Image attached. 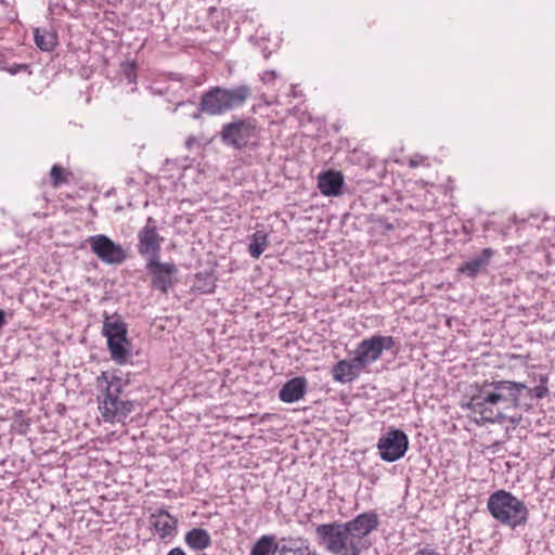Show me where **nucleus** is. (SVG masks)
<instances>
[{"instance_id":"nucleus-27","label":"nucleus","mask_w":555,"mask_h":555,"mask_svg":"<svg viewBox=\"0 0 555 555\" xmlns=\"http://www.w3.org/2000/svg\"><path fill=\"white\" fill-rule=\"evenodd\" d=\"M546 383V378H541V384L535 386L534 388H528L525 389L524 391L527 392V395L532 398V397H535L538 399H542L544 397H546L547 392H548V389L545 385Z\"/></svg>"},{"instance_id":"nucleus-25","label":"nucleus","mask_w":555,"mask_h":555,"mask_svg":"<svg viewBox=\"0 0 555 555\" xmlns=\"http://www.w3.org/2000/svg\"><path fill=\"white\" fill-rule=\"evenodd\" d=\"M194 287L203 294H211L216 288V279L211 274L198 273L195 276Z\"/></svg>"},{"instance_id":"nucleus-17","label":"nucleus","mask_w":555,"mask_h":555,"mask_svg":"<svg viewBox=\"0 0 555 555\" xmlns=\"http://www.w3.org/2000/svg\"><path fill=\"white\" fill-rule=\"evenodd\" d=\"M344 177L340 171L327 170L318 177V188L325 196H338L341 194Z\"/></svg>"},{"instance_id":"nucleus-18","label":"nucleus","mask_w":555,"mask_h":555,"mask_svg":"<svg viewBox=\"0 0 555 555\" xmlns=\"http://www.w3.org/2000/svg\"><path fill=\"white\" fill-rule=\"evenodd\" d=\"M307 379L302 376L294 377L287 380L279 391V398L285 403L297 402L302 399L307 392Z\"/></svg>"},{"instance_id":"nucleus-29","label":"nucleus","mask_w":555,"mask_h":555,"mask_svg":"<svg viewBox=\"0 0 555 555\" xmlns=\"http://www.w3.org/2000/svg\"><path fill=\"white\" fill-rule=\"evenodd\" d=\"M113 375H109L107 372H102L98 377H96V384L99 386H102L103 384H105V386L108 385L111 378H112Z\"/></svg>"},{"instance_id":"nucleus-7","label":"nucleus","mask_w":555,"mask_h":555,"mask_svg":"<svg viewBox=\"0 0 555 555\" xmlns=\"http://www.w3.org/2000/svg\"><path fill=\"white\" fill-rule=\"evenodd\" d=\"M102 334L107 339V348L112 360L117 364H126L130 356V341L127 337L128 326L117 313H105Z\"/></svg>"},{"instance_id":"nucleus-15","label":"nucleus","mask_w":555,"mask_h":555,"mask_svg":"<svg viewBox=\"0 0 555 555\" xmlns=\"http://www.w3.org/2000/svg\"><path fill=\"white\" fill-rule=\"evenodd\" d=\"M151 526L162 540H170L177 533L178 519L171 516L167 511L159 509L152 514Z\"/></svg>"},{"instance_id":"nucleus-21","label":"nucleus","mask_w":555,"mask_h":555,"mask_svg":"<svg viewBox=\"0 0 555 555\" xmlns=\"http://www.w3.org/2000/svg\"><path fill=\"white\" fill-rule=\"evenodd\" d=\"M34 39L36 46L41 51L50 52L57 44V35L54 31L49 30L47 28H35Z\"/></svg>"},{"instance_id":"nucleus-32","label":"nucleus","mask_w":555,"mask_h":555,"mask_svg":"<svg viewBox=\"0 0 555 555\" xmlns=\"http://www.w3.org/2000/svg\"><path fill=\"white\" fill-rule=\"evenodd\" d=\"M26 67H27V65H17L16 67L10 69V73L14 75L17 72H20L21 69H25Z\"/></svg>"},{"instance_id":"nucleus-10","label":"nucleus","mask_w":555,"mask_h":555,"mask_svg":"<svg viewBox=\"0 0 555 555\" xmlns=\"http://www.w3.org/2000/svg\"><path fill=\"white\" fill-rule=\"evenodd\" d=\"M395 346V339L391 336L374 335L363 339L354 351V359L365 370L370 364L377 361L384 350H389Z\"/></svg>"},{"instance_id":"nucleus-5","label":"nucleus","mask_w":555,"mask_h":555,"mask_svg":"<svg viewBox=\"0 0 555 555\" xmlns=\"http://www.w3.org/2000/svg\"><path fill=\"white\" fill-rule=\"evenodd\" d=\"M487 508L496 521L511 529L525 526L529 518V509L525 502L505 490L490 494Z\"/></svg>"},{"instance_id":"nucleus-22","label":"nucleus","mask_w":555,"mask_h":555,"mask_svg":"<svg viewBox=\"0 0 555 555\" xmlns=\"http://www.w3.org/2000/svg\"><path fill=\"white\" fill-rule=\"evenodd\" d=\"M269 241L268 235L261 230H257L251 236H250V243L248 245V253L249 255L258 259L264 249L268 247Z\"/></svg>"},{"instance_id":"nucleus-35","label":"nucleus","mask_w":555,"mask_h":555,"mask_svg":"<svg viewBox=\"0 0 555 555\" xmlns=\"http://www.w3.org/2000/svg\"><path fill=\"white\" fill-rule=\"evenodd\" d=\"M411 166H412V167H415V166H416L415 162H413V160H412V162H411Z\"/></svg>"},{"instance_id":"nucleus-14","label":"nucleus","mask_w":555,"mask_h":555,"mask_svg":"<svg viewBox=\"0 0 555 555\" xmlns=\"http://www.w3.org/2000/svg\"><path fill=\"white\" fill-rule=\"evenodd\" d=\"M99 410L105 422H120L134 411V402L119 398L100 399Z\"/></svg>"},{"instance_id":"nucleus-4","label":"nucleus","mask_w":555,"mask_h":555,"mask_svg":"<svg viewBox=\"0 0 555 555\" xmlns=\"http://www.w3.org/2000/svg\"><path fill=\"white\" fill-rule=\"evenodd\" d=\"M527 389L525 383L501 379L485 380L477 387L467 408L481 420L490 424L506 421V411L520 406V396Z\"/></svg>"},{"instance_id":"nucleus-6","label":"nucleus","mask_w":555,"mask_h":555,"mask_svg":"<svg viewBox=\"0 0 555 555\" xmlns=\"http://www.w3.org/2000/svg\"><path fill=\"white\" fill-rule=\"evenodd\" d=\"M251 91L247 85L232 89L212 87L201 98L199 112L209 116L222 115L235 107L243 106L250 96Z\"/></svg>"},{"instance_id":"nucleus-2","label":"nucleus","mask_w":555,"mask_h":555,"mask_svg":"<svg viewBox=\"0 0 555 555\" xmlns=\"http://www.w3.org/2000/svg\"><path fill=\"white\" fill-rule=\"evenodd\" d=\"M527 389L525 383L501 379L485 380L477 387L467 408L481 420L490 424L506 421V411L520 406V396Z\"/></svg>"},{"instance_id":"nucleus-8","label":"nucleus","mask_w":555,"mask_h":555,"mask_svg":"<svg viewBox=\"0 0 555 555\" xmlns=\"http://www.w3.org/2000/svg\"><path fill=\"white\" fill-rule=\"evenodd\" d=\"M409 448L408 435L397 428H389L377 442L379 456L383 461L392 463L404 456Z\"/></svg>"},{"instance_id":"nucleus-19","label":"nucleus","mask_w":555,"mask_h":555,"mask_svg":"<svg viewBox=\"0 0 555 555\" xmlns=\"http://www.w3.org/2000/svg\"><path fill=\"white\" fill-rule=\"evenodd\" d=\"M494 254L495 251L492 248H483L479 255L462 263V266L459 268V272L470 279L476 278L482 270L486 269Z\"/></svg>"},{"instance_id":"nucleus-1","label":"nucleus","mask_w":555,"mask_h":555,"mask_svg":"<svg viewBox=\"0 0 555 555\" xmlns=\"http://www.w3.org/2000/svg\"><path fill=\"white\" fill-rule=\"evenodd\" d=\"M378 526L374 512L359 514L345 522L321 524L315 527L317 543L332 555H360L371 546L369 535Z\"/></svg>"},{"instance_id":"nucleus-34","label":"nucleus","mask_w":555,"mask_h":555,"mask_svg":"<svg viewBox=\"0 0 555 555\" xmlns=\"http://www.w3.org/2000/svg\"><path fill=\"white\" fill-rule=\"evenodd\" d=\"M4 324V312L0 310V327Z\"/></svg>"},{"instance_id":"nucleus-3","label":"nucleus","mask_w":555,"mask_h":555,"mask_svg":"<svg viewBox=\"0 0 555 555\" xmlns=\"http://www.w3.org/2000/svg\"><path fill=\"white\" fill-rule=\"evenodd\" d=\"M527 389L525 383L501 379L485 380L477 387L467 408L481 420L490 424L506 421V411L520 406V396Z\"/></svg>"},{"instance_id":"nucleus-24","label":"nucleus","mask_w":555,"mask_h":555,"mask_svg":"<svg viewBox=\"0 0 555 555\" xmlns=\"http://www.w3.org/2000/svg\"><path fill=\"white\" fill-rule=\"evenodd\" d=\"M122 378L116 375H113L108 385L105 386V389L102 391L100 399H111V398H119L122 393Z\"/></svg>"},{"instance_id":"nucleus-16","label":"nucleus","mask_w":555,"mask_h":555,"mask_svg":"<svg viewBox=\"0 0 555 555\" xmlns=\"http://www.w3.org/2000/svg\"><path fill=\"white\" fill-rule=\"evenodd\" d=\"M364 369L353 358L351 360H339L332 367L333 379L340 384H348L356 380Z\"/></svg>"},{"instance_id":"nucleus-20","label":"nucleus","mask_w":555,"mask_h":555,"mask_svg":"<svg viewBox=\"0 0 555 555\" xmlns=\"http://www.w3.org/2000/svg\"><path fill=\"white\" fill-rule=\"evenodd\" d=\"M185 543L195 551H203L211 544L209 532L203 528H193L185 534Z\"/></svg>"},{"instance_id":"nucleus-23","label":"nucleus","mask_w":555,"mask_h":555,"mask_svg":"<svg viewBox=\"0 0 555 555\" xmlns=\"http://www.w3.org/2000/svg\"><path fill=\"white\" fill-rule=\"evenodd\" d=\"M281 545L275 542L273 535H262L253 546L250 555H272Z\"/></svg>"},{"instance_id":"nucleus-26","label":"nucleus","mask_w":555,"mask_h":555,"mask_svg":"<svg viewBox=\"0 0 555 555\" xmlns=\"http://www.w3.org/2000/svg\"><path fill=\"white\" fill-rule=\"evenodd\" d=\"M272 555H315L308 545L282 544Z\"/></svg>"},{"instance_id":"nucleus-28","label":"nucleus","mask_w":555,"mask_h":555,"mask_svg":"<svg viewBox=\"0 0 555 555\" xmlns=\"http://www.w3.org/2000/svg\"><path fill=\"white\" fill-rule=\"evenodd\" d=\"M50 176H51L52 184L54 186H59L61 183L64 182L63 169L57 165H54L52 167Z\"/></svg>"},{"instance_id":"nucleus-33","label":"nucleus","mask_w":555,"mask_h":555,"mask_svg":"<svg viewBox=\"0 0 555 555\" xmlns=\"http://www.w3.org/2000/svg\"><path fill=\"white\" fill-rule=\"evenodd\" d=\"M509 423H512L513 425H518L519 421H520V417H508L507 418Z\"/></svg>"},{"instance_id":"nucleus-9","label":"nucleus","mask_w":555,"mask_h":555,"mask_svg":"<svg viewBox=\"0 0 555 555\" xmlns=\"http://www.w3.org/2000/svg\"><path fill=\"white\" fill-rule=\"evenodd\" d=\"M88 243L91 251L106 264L118 266L124 263L128 258L125 248L104 234L90 236Z\"/></svg>"},{"instance_id":"nucleus-12","label":"nucleus","mask_w":555,"mask_h":555,"mask_svg":"<svg viewBox=\"0 0 555 555\" xmlns=\"http://www.w3.org/2000/svg\"><path fill=\"white\" fill-rule=\"evenodd\" d=\"M164 238L158 234L155 220L149 217L146 224L138 232V253L147 259L159 258Z\"/></svg>"},{"instance_id":"nucleus-13","label":"nucleus","mask_w":555,"mask_h":555,"mask_svg":"<svg viewBox=\"0 0 555 555\" xmlns=\"http://www.w3.org/2000/svg\"><path fill=\"white\" fill-rule=\"evenodd\" d=\"M145 268L152 275V286L163 294H167L178 272L176 264L173 262H160L157 258L147 259Z\"/></svg>"},{"instance_id":"nucleus-11","label":"nucleus","mask_w":555,"mask_h":555,"mask_svg":"<svg viewBox=\"0 0 555 555\" xmlns=\"http://www.w3.org/2000/svg\"><path fill=\"white\" fill-rule=\"evenodd\" d=\"M256 135V126L247 119L225 124L220 133L222 142L235 150H243Z\"/></svg>"},{"instance_id":"nucleus-30","label":"nucleus","mask_w":555,"mask_h":555,"mask_svg":"<svg viewBox=\"0 0 555 555\" xmlns=\"http://www.w3.org/2000/svg\"><path fill=\"white\" fill-rule=\"evenodd\" d=\"M414 555H441V554L434 548L423 547V548L416 551L414 553Z\"/></svg>"},{"instance_id":"nucleus-31","label":"nucleus","mask_w":555,"mask_h":555,"mask_svg":"<svg viewBox=\"0 0 555 555\" xmlns=\"http://www.w3.org/2000/svg\"><path fill=\"white\" fill-rule=\"evenodd\" d=\"M167 555H186L180 547H175Z\"/></svg>"}]
</instances>
